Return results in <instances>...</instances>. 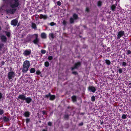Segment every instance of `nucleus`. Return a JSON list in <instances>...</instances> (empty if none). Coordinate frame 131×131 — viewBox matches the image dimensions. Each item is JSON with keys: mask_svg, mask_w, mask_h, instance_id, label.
<instances>
[{"mask_svg": "<svg viewBox=\"0 0 131 131\" xmlns=\"http://www.w3.org/2000/svg\"><path fill=\"white\" fill-rule=\"evenodd\" d=\"M30 66V62L28 60H26L24 62L22 69V71L23 73L27 72Z\"/></svg>", "mask_w": 131, "mask_h": 131, "instance_id": "1", "label": "nucleus"}, {"mask_svg": "<svg viewBox=\"0 0 131 131\" xmlns=\"http://www.w3.org/2000/svg\"><path fill=\"white\" fill-rule=\"evenodd\" d=\"M14 2L13 4L10 5V7L13 8H14L18 7L19 5V0H13Z\"/></svg>", "mask_w": 131, "mask_h": 131, "instance_id": "2", "label": "nucleus"}, {"mask_svg": "<svg viewBox=\"0 0 131 131\" xmlns=\"http://www.w3.org/2000/svg\"><path fill=\"white\" fill-rule=\"evenodd\" d=\"M7 76L9 80H10L14 77L15 72L13 71H10L8 73Z\"/></svg>", "mask_w": 131, "mask_h": 131, "instance_id": "3", "label": "nucleus"}, {"mask_svg": "<svg viewBox=\"0 0 131 131\" xmlns=\"http://www.w3.org/2000/svg\"><path fill=\"white\" fill-rule=\"evenodd\" d=\"M32 38V36L30 34L28 35L26 38L24 39L25 42H31V39Z\"/></svg>", "mask_w": 131, "mask_h": 131, "instance_id": "4", "label": "nucleus"}, {"mask_svg": "<svg viewBox=\"0 0 131 131\" xmlns=\"http://www.w3.org/2000/svg\"><path fill=\"white\" fill-rule=\"evenodd\" d=\"M81 63L80 62H78L74 64V66L71 68V71H73L75 69H78L81 65Z\"/></svg>", "mask_w": 131, "mask_h": 131, "instance_id": "5", "label": "nucleus"}, {"mask_svg": "<svg viewBox=\"0 0 131 131\" xmlns=\"http://www.w3.org/2000/svg\"><path fill=\"white\" fill-rule=\"evenodd\" d=\"M34 35L35 36V39L34 40L33 42L34 44L38 45L39 42V40L38 38V35L37 34H35Z\"/></svg>", "mask_w": 131, "mask_h": 131, "instance_id": "6", "label": "nucleus"}, {"mask_svg": "<svg viewBox=\"0 0 131 131\" xmlns=\"http://www.w3.org/2000/svg\"><path fill=\"white\" fill-rule=\"evenodd\" d=\"M124 35V31H120L118 33L117 36V39L118 40L123 36Z\"/></svg>", "mask_w": 131, "mask_h": 131, "instance_id": "7", "label": "nucleus"}, {"mask_svg": "<svg viewBox=\"0 0 131 131\" xmlns=\"http://www.w3.org/2000/svg\"><path fill=\"white\" fill-rule=\"evenodd\" d=\"M88 90L90 92L94 93L96 91V89L95 88L94 86H90L88 88Z\"/></svg>", "mask_w": 131, "mask_h": 131, "instance_id": "8", "label": "nucleus"}, {"mask_svg": "<svg viewBox=\"0 0 131 131\" xmlns=\"http://www.w3.org/2000/svg\"><path fill=\"white\" fill-rule=\"evenodd\" d=\"M16 9H7L6 11L7 13L13 14H14L16 11Z\"/></svg>", "mask_w": 131, "mask_h": 131, "instance_id": "9", "label": "nucleus"}, {"mask_svg": "<svg viewBox=\"0 0 131 131\" xmlns=\"http://www.w3.org/2000/svg\"><path fill=\"white\" fill-rule=\"evenodd\" d=\"M31 52V50L30 49H29L28 50H25L23 54L25 56H27L30 54Z\"/></svg>", "mask_w": 131, "mask_h": 131, "instance_id": "10", "label": "nucleus"}, {"mask_svg": "<svg viewBox=\"0 0 131 131\" xmlns=\"http://www.w3.org/2000/svg\"><path fill=\"white\" fill-rule=\"evenodd\" d=\"M26 97V96L24 94L19 95L18 96V99H19L23 101H25Z\"/></svg>", "mask_w": 131, "mask_h": 131, "instance_id": "11", "label": "nucleus"}, {"mask_svg": "<svg viewBox=\"0 0 131 131\" xmlns=\"http://www.w3.org/2000/svg\"><path fill=\"white\" fill-rule=\"evenodd\" d=\"M18 21L16 19L12 20L11 21V25H13L15 26H16L18 23Z\"/></svg>", "mask_w": 131, "mask_h": 131, "instance_id": "12", "label": "nucleus"}, {"mask_svg": "<svg viewBox=\"0 0 131 131\" xmlns=\"http://www.w3.org/2000/svg\"><path fill=\"white\" fill-rule=\"evenodd\" d=\"M25 100L26 101V103L29 104L31 102L32 99L30 97L28 96L26 97Z\"/></svg>", "mask_w": 131, "mask_h": 131, "instance_id": "13", "label": "nucleus"}, {"mask_svg": "<svg viewBox=\"0 0 131 131\" xmlns=\"http://www.w3.org/2000/svg\"><path fill=\"white\" fill-rule=\"evenodd\" d=\"M1 40L3 42H6L7 39L6 37L4 35H3L1 36Z\"/></svg>", "mask_w": 131, "mask_h": 131, "instance_id": "14", "label": "nucleus"}, {"mask_svg": "<svg viewBox=\"0 0 131 131\" xmlns=\"http://www.w3.org/2000/svg\"><path fill=\"white\" fill-rule=\"evenodd\" d=\"M30 112L29 111H27L25 112L24 114L23 115L26 117H29L30 115Z\"/></svg>", "mask_w": 131, "mask_h": 131, "instance_id": "15", "label": "nucleus"}, {"mask_svg": "<svg viewBox=\"0 0 131 131\" xmlns=\"http://www.w3.org/2000/svg\"><path fill=\"white\" fill-rule=\"evenodd\" d=\"M39 18L40 19L43 18L44 19H46L47 18V16L46 15H44L42 14L40 15Z\"/></svg>", "mask_w": 131, "mask_h": 131, "instance_id": "16", "label": "nucleus"}, {"mask_svg": "<svg viewBox=\"0 0 131 131\" xmlns=\"http://www.w3.org/2000/svg\"><path fill=\"white\" fill-rule=\"evenodd\" d=\"M71 98L73 102H76L77 101V97L76 96L73 95L71 97Z\"/></svg>", "mask_w": 131, "mask_h": 131, "instance_id": "17", "label": "nucleus"}, {"mask_svg": "<svg viewBox=\"0 0 131 131\" xmlns=\"http://www.w3.org/2000/svg\"><path fill=\"white\" fill-rule=\"evenodd\" d=\"M41 37L42 39H46L47 38V35L45 33L42 32L41 34Z\"/></svg>", "mask_w": 131, "mask_h": 131, "instance_id": "18", "label": "nucleus"}, {"mask_svg": "<svg viewBox=\"0 0 131 131\" xmlns=\"http://www.w3.org/2000/svg\"><path fill=\"white\" fill-rule=\"evenodd\" d=\"M3 120L4 121V122H8L9 119L8 117H6L5 116L3 118Z\"/></svg>", "mask_w": 131, "mask_h": 131, "instance_id": "19", "label": "nucleus"}, {"mask_svg": "<svg viewBox=\"0 0 131 131\" xmlns=\"http://www.w3.org/2000/svg\"><path fill=\"white\" fill-rule=\"evenodd\" d=\"M50 98V100L53 101L56 98V96L54 95H52L51 94Z\"/></svg>", "mask_w": 131, "mask_h": 131, "instance_id": "20", "label": "nucleus"}, {"mask_svg": "<svg viewBox=\"0 0 131 131\" xmlns=\"http://www.w3.org/2000/svg\"><path fill=\"white\" fill-rule=\"evenodd\" d=\"M73 18L74 20H76L78 18V16L77 14L75 13H74L73 15Z\"/></svg>", "mask_w": 131, "mask_h": 131, "instance_id": "21", "label": "nucleus"}, {"mask_svg": "<svg viewBox=\"0 0 131 131\" xmlns=\"http://www.w3.org/2000/svg\"><path fill=\"white\" fill-rule=\"evenodd\" d=\"M49 38L50 39H51L50 38H51V39H54V35L52 33L50 34H49Z\"/></svg>", "mask_w": 131, "mask_h": 131, "instance_id": "22", "label": "nucleus"}, {"mask_svg": "<svg viewBox=\"0 0 131 131\" xmlns=\"http://www.w3.org/2000/svg\"><path fill=\"white\" fill-rule=\"evenodd\" d=\"M111 8L113 11H114L116 8V6L114 5H112L111 7Z\"/></svg>", "mask_w": 131, "mask_h": 131, "instance_id": "23", "label": "nucleus"}, {"mask_svg": "<svg viewBox=\"0 0 131 131\" xmlns=\"http://www.w3.org/2000/svg\"><path fill=\"white\" fill-rule=\"evenodd\" d=\"M30 72L31 73H34L35 71V69L34 68H31L30 70Z\"/></svg>", "mask_w": 131, "mask_h": 131, "instance_id": "24", "label": "nucleus"}, {"mask_svg": "<svg viewBox=\"0 0 131 131\" xmlns=\"http://www.w3.org/2000/svg\"><path fill=\"white\" fill-rule=\"evenodd\" d=\"M75 20L73 18L71 17L70 18L69 21L70 24L73 23L74 22V20Z\"/></svg>", "mask_w": 131, "mask_h": 131, "instance_id": "25", "label": "nucleus"}, {"mask_svg": "<svg viewBox=\"0 0 131 131\" xmlns=\"http://www.w3.org/2000/svg\"><path fill=\"white\" fill-rule=\"evenodd\" d=\"M105 63L106 64L108 65H110L111 62L108 59H106L105 60Z\"/></svg>", "mask_w": 131, "mask_h": 131, "instance_id": "26", "label": "nucleus"}, {"mask_svg": "<svg viewBox=\"0 0 131 131\" xmlns=\"http://www.w3.org/2000/svg\"><path fill=\"white\" fill-rule=\"evenodd\" d=\"M44 65L46 67H48L49 66V64L48 61H46L44 63Z\"/></svg>", "mask_w": 131, "mask_h": 131, "instance_id": "27", "label": "nucleus"}, {"mask_svg": "<svg viewBox=\"0 0 131 131\" xmlns=\"http://www.w3.org/2000/svg\"><path fill=\"white\" fill-rule=\"evenodd\" d=\"M4 2L6 5H7L10 3V0H6Z\"/></svg>", "mask_w": 131, "mask_h": 131, "instance_id": "28", "label": "nucleus"}, {"mask_svg": "<svg viewBox=\"0 0 131 131\" xmlns=\"http://www.w3.org/2000/svg\"><path fill=\"white\" fill-rule=\"evenodd\" d=\"M64 118L66 120H68L69 118V115L68 114H65L64 116Z\"/></svg>", "mask_w": 131, "mask_h": 131, "instance_id": "29", "label": "nucleus"}, {"mask_svg": "<svg viewBox=\"0 0 131 131\" xmlns=\"http://www.w3.org/2000/svg\"><path fill=\"white\" fill-rule=\"evenodd\" d=\"M31 27L33 29H36V24L34 23H32Z\"/></svg>", "mask_w": 131, "mask_h": 131, "instance_id": "30", "label": "nucleus"}, {"mask_svg": "<svg viewBox=\"0 0 131 131\" xmlns=\"http://www.w3.org/2000/svg\"><path fill=\"white\" fill-rule=\"evenodd\" d=\"M97 4L98 6H101L102 5V2L100 1H98L97 3Z\"/></svg>", "mask_w": 131, "mask_h": 131, "instance_id": "31", "label": "nucleus"}, {"mask_svg": "<svg viewBox=\"0 0 131 131\" xmlns=\"http://www.w3.org/2000/svg\"><path fill=\"white\" fill-rule=\"evenodd\" d=\"M51 93H49L48 94H47L45 95V96H44V97L45 98H48L49 97H50V95H51Z\"/></svg>", "mask_w": 131, "mask_h": 131, "instance_id": "32", "label": "nucleus"}, {"mask_svg": "<svg viewBox=\"0 0 131 131\" xmlns=\"http://www.w3.org/2000/svg\"><path fill=\"white\" fill-rule=\"evenodd\" d=\"M127 117V116L125 114H123L122 116V118L124 119H125Z\"/></svg>", "mask_w": 131, "mask_h": 131, "instance_id": "33", "label": "nucleus"}, {"mask_svg": "<svg viewBox=\"0 0 131 131\" xmlns=\"http://www.w3.org/2000/svg\"><path fill=\"white\" fill-rule=\"evenodd\" d=\"M49 25L51 26H53L56 25V23H54L53 22H52L49 24Z\"/></svg>", "mask_w": 131, "mask_h": 131, "instance_id": "34", "label": "nucleus"}, {"mask_svg": "<svg viewBox=\"0 0 131 131\" xmlns=\"http://www.w3.org/2000/svg\"><path fill=\"white\" fill-rule=\"evenodd\" d=\"M5 33L6 36L8 37H9L10 36V33L9 31H6Z\"/></svg>", "mask_w": 131, "mask_h": 131, "instance_id": "35", "label": "nucleus"}, {"mask_svg": "<svg viewBox=\"0 0 131 131\" xmlns=\"http://www.w3.org/2000/svg\"><path fill=\"white\" fill-rule=\"evenodd\" d=\"M4 111L3 110L0 109V115L3 114Z\"/></svg>", "mask_w": 131, "mask_h": 131, "instance_id": "36", "label": "nucleus"}, {"mask_svg": "<svg viewBox=\"0 0 131 131\" xmlns=\"http://www.w3.org/2000/svg\"><path fill=\"white\" fill-rule=\"evenodd\" d=\"M126 54L127 55L130 54L131 53V51L129 50H126Z\"/></svg>", "mask_w": 131, "mask_h": 131, "instance_id": "37", "label": "nucleus"}, {"mask_svg": "<svg viewBox=\"0 0 131 131\" xmlns=\"http://www.w3.org/2000/svg\"><path fill=\"white\" fill-rule=\"evenodd\" d=\"M46 52V51L45 50L41 49V53L42 54H44Z\"/></svg>", "mask_w": 131, "mask_h": 131, "instance_id": "38", "label": "nucleus"}, {"mask_svg": "<svg viewBox=\"0 0 131 131\" xmlns=\"http://www.w3.org/2000/svg\"><path fill=\"white\" fill-rule=\"evenodd\" d=\"M91 101L92 102H94L95 101V97L94 96H92L91 97Z\"/></svg>", "mask_w": 131, "mask_h": 131, "instance_id": "39", "label": "nucleus"}, {"mask_svg": "<svg viewBox=\"0 0 131 131\" xmlns=\"http://www.w3.org/2000/svg\"><path fill=\"white\" fill-rule=\"evenodd\" d=\"M118 72L119 74H121L123 72L122 69V68H119L118 69Z\"/></svg>", "mask_w": 131, "mask_h": 131, "instance_id": "40", "label": "nucleus"}, {"mask_svg": "<svg viewBox=\"0 0 131 131\" xmlns=\"http://www.w3.org/2000/svg\"><path fill=\"white\" fill-rule=\"evenodd\" d=\"M36 74L37 75H39L40 74H41V72L39 70H38L36 71Z\"/></svg>", "mask_w": 131, "mask_h": 131, "instance_id": "41", "label": "nucleus"}, {"mask_svg": "<svg viewBox=\"0 0 131 131\" xmlns=\"http://www.w3.org/2000/svg\"><path fill=\"white\" fill-rule=\"evenodd\" d=\"M30 118H27L26 119V123L27 124L30 121Z\"/></svg>", "mask_w": 131, "mask_h": 131, "instance_id": "42", "label": "nucleus"}, {"mask_svg": "<svg viewBox=\"0 0 131 131\" xmlns=\"http://www.w3.org/2000/svg\"><path fill=\"white\" fill-rule=\"evenodd\" d=\"M72 73L75 75H78V73L77 71H73L72 72Z\"/></svg>", "mask_w": 131, "mask_h": 131, "instance_id": "43", "label": "nucleus"}, {"mask_svg": "<svg viewBox=\"0 0 131 131\" xmlns=\"http://www.w3.org/2000/svg\"><path fill=\"white\" fill-rule=\"evenodd\" d=\"M3 94L0 92V101H1L2 99L3 98Z\"/></svg>", "mask_w": 131, "mask_h": 131, "instance_id": "44", "label": "nucleus"}, {"mask_svg": "<svg viewBox=\"0 0 131 131\" xmlns=\"http://www.w3.org/2000/svg\"><path fill=\"white\" fill-rule=\"evenodd\" d=\"M62 23L63 25L64 26H66L67 25V22L65 20H63Z\"/></svg>", "mask_w": 131, "mask_h": 131, "instance_id": "45", "label": "nucleus"}, {"mask_svg": "<svg viewBox=\"0 0 131 131\" xmlns=\"http://www.w3.org/2000/svg\"><path fill=\"white\" fill-rule=\"evenodd\" d=\"M48 59L49 60H51L53 59V57L52 56H50L48 57Z\"/></svg>", "mask_w": 131, "mask_h": 131, "instance_id": "46", "label": "nucleus"}, {"mask_svg": "<svg viewBox=\"0 0 131 131\" xmlns=\"http://www.w3.org/2000/svg\"><path fill=\"white\" fill-rule=\"evenodd\" d=\"M122 66H125L127 65V64L126 63L124 62H123L122 63Z\"/></svg>", "mask_w": 131, "mask_h": 131, "instance_id": "47", "label": "nucleus"}, {"mask_svg": "<svg viewBox=\"0 0 131 131\" xmlns=\"http://www.w3.org/2000/svg\"><path fill=\"white\" fill-rule=\"evenodd\" d=\"M57 5L60 6L61 5V3L60 1H58L57 2Z\"/></svg>", "mask_w": 131, "mask_h": 131, "instance_id": "48", "label": "nucleus"}, {"mask_svg": "<svg viewBox=\"0 0 131 131\" xmlns=\"http://www.w3.org/2000/svg\"><path fill=\"white\" fill-rule=\"evenodd\" d=\"M42 114L44 115H47V114L46 112L45 111H42Z\"/></svg>", "mask_w": 131, "mask_h": 131, "instance_id": "49", "label": "nucleus"}, {"mask_svg": "<svg viewBox=\"0 0 131 131\" xmlns=\"http://www.w3.org/2000/svg\"><path fill=\"white\" fill-rule=\"evenodd\" d=\"M52 123L50 122H49L48 123V125L50 126H51L52 125Z\"/></svg>", "mask_w": 131, "mask_h": 131, "instance_id": "50", "label": "nucleus"}, {"mask_svg": "<svg viewBox=\"0 0 131 131\" xmlns=\"http://www.w3.org/2000/svg\"><path fill=\"white\" fill-rule=\"evenodd\" d=\"M85 10L87 12H89V9L88 7H87L86 8Z\"/></svg>", "mask_w": 131, "mask_h": 131, "instance_id": "51", "label": "nucleus"}, {"mask_svg": "<svg viewBox=\"0 0 131 131\" xmlns=\"http://www.w3.org/2000/svg\"><path fill=\"white\" fill-rule=\"evenodd\" d=\"M83 124V122H82L80 123L79 124V126H82Z\"/></svg>", "mask_w": 131, "mask_h": 131, "instance_id": "52", "label": "nucleus"}, {"mask_svg": "<svg viewBox=\"0 0 131 131\" xmlns=\"http://www.w3.org/2000/svg\"><path fill=\"white\" fill-rule=\"evenodd\" d=\"M5 64V62L4 61H2L1 63V66H3Z\"/></svg>", "mask_w": 131, "mask_h": 131, "instance_id": "53", "label": "nucleus"}, {"mask_svg": "<svg viewBox=\"0 0 131 131\" xmlns=\"http://www.w3.org/2000/svg\"><path fill=\"white\" fill-rule=\"evenodd\" d=\"M3 45V44L0 43V49L2 48Z\"/></svg>", "mask_w": 131, "mask_h": 131, "instance_id": "54", "label": "nucleus"}, {"mask_svg": "<svg viewBox=\"0 0 131 131\" xmlns=\"http://www.w3.org/2000/svg\"><path fill=\"white\" fill-rule=\"evenodd\" d=\"M35 19L36 20H37L38 19V17H36L35 18Z\"/></svg>", "mask_w": 131, "mask_h": 131, "instance_id": "55", "label": "nucleus"}, {"mask_svg": "<svg viewBox=\"0 0 131 131\" xmlns=\"http://www.w3.org/2000/svg\"><path fill=\"white\" fill-rule=\"evenodd\" d=\"M42 131H47V130H45V129H43L42 130Z\"/></svg>", "mask_w": 131, "mask_h": 131, "instance_id": "56", "label": "nucleus"}, {"mask_svg": "<svg viewBox=\"0 0 131 131\" xmlns=\"http://www.w3.org/2000/svg\"><path fill=\"white\" fill-rule=\"evenodd\" d=\"M84 114V113H82L81 114H82V115H83Z\"/></svg>", "mask_w": 131, "mask_h": 131, "instance_id": "57", "label": "nucleus"}, {"mask_svg": "<svg viewBox=\"0 0 131 131\" xmlns=\"http://www.w3.org/2000/svg\"><path fill=\"white\" fill-rule=\"evenodd\" d=\"M83 27H84V28H86V26H85L84 25V26H83Z\"/></svg>", "mask_w": 131, "mask_h": 131, "instance_id": "58", "label": "nucleus"}, {"mask_svg": "<svg viewBox=\"0 0 131 131\" xmlns=\"http://www.w3.org/2000/svg\"><path fill=\"white\" fill-rule=\"evenodd\" d=\"M3 1H4V2H5V1L6 0H3Z\"/></svg>", "mask_w": 131, "mask_h": 131, "instance_id": "59", "label": "nucleus"}, {"mask_svg": "<svg viewBox=\"0 0 131 131\" xmlns=\"http://www.w3.org/2000/svg\"><path fill=\"white\" fill-rule=\"evenodd\" d=\"M1 30V27L0 26V30Z\"/></svg>", "mask_w": 131, "mask_h": 131, "instance_id": "60", "label": "nucleus"}, {"mask_svg": "<svg viewBox=\"0 0 131 131\" xmlns=\"http://www.w3.org/2000/svg\"><path fill=\"white\" fill-rule=\"evenodd\" d=\"M39 122H41V121H39Z\"/></svg>", "mask_w": 131, "mask_h": 131, "instance_id": "61", "label": "nucleus"}, {"mask_svg": "<svg viewBox=\"0 0 131 131\" xmlns=\"http://www.w3.org/2000/svg\"><path fill=\"white\" fill-rule=\"evenodd\" d=\"M23 102H22V101L21 102V103H23Z\"/></svg>", "mask_w": 131, "mask_h": 131, "instance_id": "62", "label": "nucleus"}, {"mask_svg": "<svg viewBox=\"0 0 131 131\" xmlns=\"http://www.w3.org/2000/svg\"><path fill=\"white\" fill-rule=\"evenodd\" d=\"M19 26V25H18V26Z\"/></svg>", "mask_w": 131, "mask_h": 131, "instance_id": "63", "label": "nucleus"}, {"mask_svg": "<svg viewBox=\"0 0 131 131\" xmlns=\"http://www.w3.org/2000/svg\"><path fill=\"white\" fill-rule=\"evenodd\" d=\"M101 124H102V123H101Z\"/></svg>", "mask_w": 131, "mask_h": 131, "instance_id": "64", "label": "nucleus"}]
</instances>
